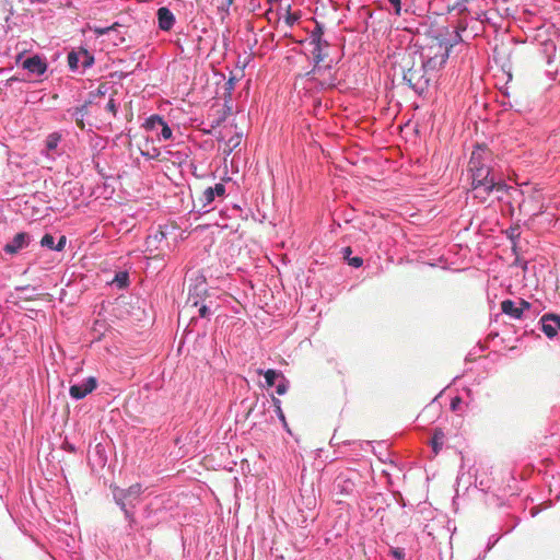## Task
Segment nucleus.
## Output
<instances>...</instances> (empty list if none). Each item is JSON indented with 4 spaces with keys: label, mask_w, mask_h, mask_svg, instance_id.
<instances>
[{
    "label": "nucleus",
    "mask_w": 560,
    "mask_h": 560,
    "mask_svg": "<svg viewBox=\"0 0 560 560\" xmlns=\"http://www.w3.org/2000/svg\"><path fill=\"white\" fill-rule=\"evenodd\" d=\"M460 40L456 27L450 30L445 25H438L425 33V43L421 47L420 59L429 69L438 73L448 59L450 50Z\"/></svg>",
    "instance_id": "obj_1"
},
{
    "label": "nucleus",
    "mask_w": 560,
    "mask_h": 560,
    "mask_svg": "<svg viewBox=\"0 0 560 560\" xmlns=\"http://www.w3.org/2000/svg\"><path fill=\"white\" fill-rule=\"evenodd\" d=\"M399 69L404 82L419 95L429 90L439 74L436 71L429 69L422 59L415 61L411 55L402 57Z\"/></svg>",
    "instance_id": "obj_2"
},
{
    "label": "nucleus",
    "mask_w": 560,
    "mask_h": 560,
    "mask_svg": "<svg viewBox=\"0 0 560 560\" xmlns=\"http://www.w3.org/2000/svg\"><path fill=\"white\" fill-rule=\"evenodd\" d=\"M471 190L474 197L486 201L492 191L504 192L508 185L503 180H497L492 174V167L470 168Z\"/></svg>",
    "instance_id": "obj_3"
},
{
    "label": "nucleus",
    "mask_w": 560,
    "mask_h": 560,
    "mask_svg": "<svg viewBox=\"0 0 560 560\" xmlns=\"http://www.w3.org/2000/svg\"><path fill=\"white\" fill-rule=\"evenodd\" d=\"M113 498L115 502L124 511V514L130 524L135 522L133 514L126 508L127 504H133L139 501L142 493V486L140 483H133L127 489L119 488L118 486H110Z\"/></svg>",
    "instance_id": "obj_4"
},
{
    "label": "nucleus",
    "mask_w": 560,
    "mask_h": 560,
    "mask_svg": "<svg viewBox=\"0 0 560 560\" xmlns=\"http://www.w3.org/2000/svg\"><path fill=\"white\" fill-rule=\"evenodd\" d=\"M205 282H200L196 284L194 289L189 287L188 289V298L183 306V312L186 314H191L195 308H197L200 317H206L209 313L208 306L202 303V299L200 293L206 291Z\"/></svg>",
    "instance_id": "obj_5"
},
{
    "label": "nucleus",
    "mask_w": 560,
    "mask_h": 560,
    "mask_svg": "<svg viewBox=\"0 0 560 560\" xmlns=\"http://www.w3.org/2000/svg\"><path fill=\"white\" fill-rule=\"evenodd\" d=\"M492 153L486 144H477L471 152L468 162V170L470 168H488L491 167Z\"/></svg>",
    "instance_id": "obj_6"
},
{
    "label": "nucleus",
    "mask_w": 560,
    "mask_h": 560,
    "mask_svg": "<svg viewBox=\"0 0 560 560\" xmlns=\"http://www.w3.org/2000/svg\"><path fill=\"white\" fill-rule=\"evenodd\" d=\"M334 491L338 502H342V500L355 491V481L352 477L340 474L334 483Z\"/></svg>",
    "instance_id": "obj_7"
},
{
    "label": "nucleus",
    "mask_w": 560,
    "mask_h": 560,
    "mask_svg": "<svg viewBox=\"0 0 560 560\" xmlns=\"http://www.w3.org/2000/svg\"><path fill=\"white\" fill-rule=\"evenodd\" d=\"M313 80L323 89H331L336 85V78L330 67L315 66L312 70Z\"/></svg>",
    "instance_id": "obj_8"
},
{
    "label": "nucleus",
    "mask_w": 560,
    "mask_h": 560,
    "mask_svg": "<svg viewBox=\"0 0 560 560\" xmlns=\"http://www.w3.org/2000/svg\"><path fill=\"white\" fill-rule=\"evenodd\" d=\"M81 62L82 68L86 69L94 62L93 56L86 49H80L79 51H71L68 55V66L71 70H77Z\"/></svg>",
    "instance_id": "obj_9"
},
{
    "label": "nucleus",
    "mask_w": 560,
    "mask_h": 560,
    "mask_svg": "<svg viewBox=\"0 0 560 560\" xmlns=\"http://www.w3.org/2000/svg\"><path fill=\"white\" fill-rule=\"evenodd\" d=\"M97 386L96 378L88 377L82 384L72 385L69 389L70 396L74 399H82L92 393Z\"/></svg>",
    "instance_id": "obj_10"
},
{
    "label": "nucleus",
    "mask_w": 560,
    "mask_h": 560,
    "mask_svg": "<svg viewBox=\"0 0 560 560\" xmlns=\"http://www.w3.org/2000/svg\"><path fill=\"white\" fill-rule=\"evenodd\" d=\"M541 329L547 337H555L560 330V315L546 314L541 317Z\"/></svg>",
    "instance_id": "obj_11"
},
{
    "label": "nucleus",
    "mask_w": 560,
    "mask_h": 560,
    "mask_svg": "<svg viewBox=\"0 0 560 560\" xmlns=\"http://www.w3.org/2000/svg\"><path fill=\"white\" fill-rule=\"evenodd\" d=\"M31 237L27 233H18L11 242L5 244L3 250L10 255L16 254L19 250L28 246Z\"/></svg>",
    "instance_id": "obj_12"
},
{
    "label": "nucleus",
    "mask_w": 560,
    "mask_h": 560,
    "mask_svg": "<svg viewBox=\"0 0 560 560\" xmlns=\"http://www.w3.org/2000/svg\"><path fill=\"white\" fill-rule=\"evenodd\" d=\"M22 67L23 69H26L28 72L37 75L44 74L47 70L46 61L37 55L25 59L22 62Z\"/></svg>",
    "instance_id": "obj_13"
},
{
    "label": "nucleus",
    "mask_w": 560,
    "mask_h": 560,
    "mask_svg": "<svg viewBox=\"0 0 560 560\" xmlns=\"http://www.w3.org/2000/svg\"><path fill=\"white\" fill-rule=\"evenodd\" d=\"M156 15H158L159 27L162 31L172 30V27L174 26V23H175V16L168 8H166V7L159 8Z\"/></svg>",
    "instance_id": "obj_14"
},
{
    "label": "nucleus",
    "mask_w": 560,
    "mask_h": 560,
    "mask_svg": "<svg viewBox=\"0 0 560 560\" xmlns=\"http://www.w3.org/2000/svg\"><path fill=\"white\" fill-rule=\"evenodd\" d=\"M501 311L515 319H520L523 316V308H518L512 300L502 301Z\"/></svg>",
    "instance_id": "obj_15"
},
{
    "label": "nucleus",
    "mask_w": 560,
    "mask_h": 560,
    "mask_svg": "<svg viewBox=\"0 0 560 560\" xmlns=\"http://www.w3.org/2000/svg\"><path fill=\"white\" fill-rule=\"evenodd\" d=\"M444 438H445V435H444L443 430L440 428H436L434 430V433H433V436L431 440L432 450L435 455L441 451V448L443 446Z\"/></svg>",
    "instance_id": "obj_16"
},
{
    "label": "nucleus",
    "mask_w": 560,
    "mask_h": 560,
    "mask_svg": "<svg viewBox=\"0 0 560 560\" xmlns=\"http://www.w3.org/2000/svg\"><path fill=\"white\" fill-rule=\"evenodd\" d=\"M213 191L211 190V187H208L205 189L197 198V202L201 206V208L207 207L214 200Z\"/></svg>",
    "instance_id": "obj_17"
},
{
    "label": "nucleus",
    "mask_w": 560,
    "mask_h": 560,
    "mask_svg": "<svg viewBox=\"0 0 560 560\" xmlns=\"http://www.w3.org/2000/svg\"><path fill=\"white\" fill-rule=\"evenodd\" d=\"M257 373L264 374L268 387L273 386L276 378L280 375L276 370H267L266 372L258 370Z\"/></svg>",
    "instance_id": "obj_18"
},
{
    "label": "nucleus",
    "mask_w": 560,
    "mask_h": 560,
    "mask_svg": "<svg viewBox=\"0 0 560 560\" xmlns=\"http://www.w3.org/2000/svg\"><path fill=\"white\" fill-rule=\"evenodd\" d=\"M161 125H163V119L158 115L149 117L144 122V127L148 130H155L158 127H161Z\"/></svg>",
    "instance_id": "obj_19"
},
{
    "label": "nucleus",
    "mask_w": 560,
    "mask_h": 560,
    "mask_svg": "<svg viewBox=\"0 0 560 560\" xmlns=\"http://www.w3.org/2000/svg\"><path fill=\"white\" fill-rule=\"evenodd\" d=\"M61 140V136L57 132H52L50 133L47 139H46V148L49 150V151H52L55 150L59 142Z\"/></svg>",
    "instance_id": "obj_20"
},
{
    "label": "nucleus",
    "mask_w": 560,
    "mask_h": 560,
    "mask_svg": "<svg viewBox=\"0 0 560 560\" xmlns=\"http://www.w3.org/2000/svg\"><path fill=\"white\" fill-rule=\"evenodd\" d=\"M120 25L118 23H114L113 25L110 26H107V27H100V26H92L90 27L96 35L101 36V35H105V34H108L110 32H114L117 30V27H119Z\"/></svg>",
    "instance_id": "obj_21"
},
{
    "label": "nucleus",
    "mask_w": 560,
    "mask_h": 560,
    "mask_svg": "<svg viewBox=\"0 0 560 560\" xmlns=\"http://www.w3.org/2000/svg\"><path fill=\"white\" fill-rule=\"evenodd\" d=\"M322 36H323V31L319 26H317L313 32H312V43L314 45H325L327 46V43L326 42H323L322 39Z\"/></svg>",
    "instance_id": "obj_22"
},
{
    "label": "nucleus",
    "mask_w": 560,
    "mask_h": 560,
    "mask_svg": "<svg viewBox=\"0 0 560 560\" xmlns=\"http://www.w3.org/2000/svg\"><path fill=\"white\" fill-rule=\"evenodd\" d=\"M114 282L117 283L119 288H124L128 284V273L119 272L116 275Z\"/></svg>",
    "instance_id": "obj_23"
},
{
    "label": "nucleus",
    "mask_w": 560,
    "mask_h": 560,
    "mask_svg": "<svg viewBox=\"0 0 560 560\" xmlns=\"http://www.w3.org/2000/svg\"><path fill=\"white\" fill-rule=\"evenodd\" d=\"M40 245L43 247H47L50 249H54L55 246V238L51 234H45L40 240Z\"/></svg>",
    "instance_id": "obj_24"
},
{
    "label": "nucleus",
    "mask_w": 560,
    "mask_h": 560,
    "mask_svg": "<svg viewBox=\"0 0 560 560\" xmlns=\"http://www.w3.org/2000/svg\"><path fill=\"white\" fill-rule=\"evenodd\" d=\"M299 19L300 15L298 13H293L290 10H288L284 16V22L288 26H293Z\"/></svg>",
    "instance_id": "obj_25"
},
{
    "label": "nucleus",
    "mask_w": 560,
    "mask_h": 560,
    "mask_svg": "<svg viewBox=\"0 0 560 560\" xmlns=\"http://www.w3.org/2000/svg\"><path fill=\"white\" fill-rule=\"evenodd\" d=\"M322 47H323V45H315V47H314L313 57H314L316 63L320 62L325 57L323 54Z\"/></svg>",
    "instance_id": "obj_26"
},
{
    "label": "nucleus",
    "mask_w": 560,
    "mask_h": 560,
    "mask_svg": "<svg viewBox=\"0 0 560 560\" xmlns=\"http://www.w3.org/2000/svg\"><path fill=\"white\" fill-rule=\"evenodd\" d=\"M161 137L165 140H168L172 138V129L168 127L166 122L163 121V125H161Z\"/></svg>",
    "instance_id": "obj_27"
},
{
    "label": "nucleus",
    "mask_w": 560,
    "mask_h": 560,
    "mask_svg": "<svg viewBox=\"0 0 560 560\" xmlns=\"http://www.w3.org/2000/svg\"><path fill=\"white\" fill-rule=\"evenodd\" d=\"M211 190L213 191L214 197H223L225 194V186L221 183L215 184L214 187H211Z\"/></svg>",
    "instance_id": "obj_28"
},
{
    "label": "nucleus",
    "mask_w": 560,
    "mask_h": 560,
    "mask_svg": "<svg viewBox=\"0 0 560 560\" xmlns=\"http://www.w3.org/2000/svg\"><path fill=\"white\" fill-rule=\"evenodd\" d=\"M520 234L521 233H520V228L518 226L510 228L509 230H506V235L512 241H514L515 238H518Z\"/></svg>",
    "instance_id": "obj_29"
},
{
    "label": "nucleus",
    "mask_w": 560,
    "mask_h": 560,
    "mask_svg": "<svg viewBox=\"0 0 560 560\" xmlns=\"http://www.w3.org/2000/svg\"><path fill=\"white\" fill-rule=\"evenodd\" d=\"M395 9V14H401V0H387Z\"/></svg>",
    "instance_id": "obj_30"
},
{
    "label": "nucleus",
    "mask_w": 560,
    "mask_h": 560,
    "mask_svg": "<svg viewBox=\"0 0 560 560\" xmlns=\"http://www.w3.org/2000/svg\"><path fill=\"white\" fill-rule=\"evenodd\" d=\"M390 553H392L393 557H395L398 560H401L405 557V552L400 548H392L390 549Z\"/></svg>",
    "instance_id": "obj_31"
},
{
    "label": "nucleus",
    "mask_w": 560,
    "mask_h": 560,
    "mask_svg": "<svg viewBox=\"0 0 560 560\" xmlns=\"http://www.w3.org/2000/svg\"><path fill=\"white\" fill-rule=\"evenodd\" d=\"M106 109L113 114V116H116L117 114V107H116V104H115V101L114 98H110L106 105Z\"/></svg>",
    "instance_id": "obj_32"
},
{
    "label": "nucleus",
    "mask_w": 560,
    "mask_h": 560,
    "mask_svg": "<svg viewBox=\"0 0 560 560\" xmlns=\"http://www.w3.org/2000/svg\"><path fill=\"white\" fill-rule=\"evenodd\" d=\"M66 243H67V238H66V236H65V235H62V236L59 238V241H58L57 245H55V246H54V249H55V250H57V252H61V250L65 248Z\"/></svg>",
    "instance_id": "obj_33"
},
{
    "label": "nucleus",
    "mask_w": 560,
    "mask_h": 560,
    "mask_svg": "<svg viewBox=\"0 0 560 560\" xmlns=\"http://www.w3.org/2000/svg\"><path fill=\"white\" fill-rule=\"evenodd\" d=\"M348 261L350 266H353L355 268L361 267L363 264V259L361 257L348 258Z\"/></svg>",
    "instance_id": "obj_34"
},
{
    "label": "nucleus",
    "mask_w": 560,
    "mask_h": 560,
    "mask_svg": "<svg viewBox=\"0 0 560 560\" xmlns=\"http://www.w3.org/2000/svg\"><path fill=\"white\" fill-rule=\"evenodd\" d=\"M77 126L83 130L85 128L83 114L74 115Z\"/></svg>",
    "instance_id": "obj_35"
},
{
    "label": "nucleus",
    "mask_w": 560,
    "mask_h": 560,
    "mask_svg": "<svg viewBox=\"0 0 560 560\" xmlns=\"http://www.w3.org/2000/svg\"><path fill=\"white\" fill-rule=\"evenodd\" d=\"M272 401H273L275 407L277 408V413H278V416H279L282 420H284V415H283L282 409H281V407H280V400H279L278 398L273 397V398H272Z\"/></svg>",
    "instance_id": "obj_36"
},
{
    "label": "nucleus",
    "mask_w": 560,
    "mask_h": 560,
    "mask_svg": "<svg viewBox=\"0 0 560 560\" xmlns=\"http://www.w3.org/2000/svg\"><path fill=\"white\" fill-rule=\"evenodd\" d=\"M287 390H288V386H287V384L284 382L278 384L277 387H276V392H277L278 395H283V394L287 393Z\"/></svg>",
    "instance_id": "obj_37"
},
{
    "label": "nucleus",
    "mask_w": 560,
    "mask_h": 560,
    "mask_svg": "<svg viewBox=\"0 0 560 560\" xmlns=\"http://www.w3.org/2000/svg\"><path fill=\"white\" fill-rule=\"evenodd\" d=\"M83 114V117L88 114V104L82 105L81 107L75 108L74 115Z\"/></svg>",
    "instance_id": "obj_38"
},
{
    "label": "nucleus",
    "mask_w": 560,
    "mask_h": 560,
    "mask_svg": "<svg viewBox=\"0 0 560 560\" xmlns=\"http://www.w3.org/2000/svg\"><path fill=\"white\" fill-rule=\"evenodd\" d=\"M225 118H226V115H225V113H223L217 120L211 122V125H210L211 128H215L217 126H219Z\"/></svg>",
    "instance_id": "obj_39"
},
{
    "label": "nucleus",
    "mask_w": 560,
    "mask_h": 560,
    "mask_svg": "<svg viewBox=\"0 0 560 560\" xmlns=\"http://www.w3.org/2000/svg\"><path fill=\"white\" fill-rule=\"evenodd\" d=\"M460 404L462 399L459 397H455L452 399L451 407L453 410H456Z\"/></svg>",
    "instance_id": "obj_40"
},
{
    "label": "nucleus",
    "mask_w": 560,
    "mask_h": 560,
    "mask_svg": "<svg viewBox=\"0 0 560 560\" xmlns=\"http://www.w3.org/2000/svg\"><path fill=\"white\" fill-rule=\"evenodd\" d=\"M234 84H235V79L230 78L229 81L226 82V90L229 91V93H231V91L234 90Z\"/></svg>",
    "instance_id": "obj_41"
},
{
    "label": "nucleus",
    "mask_w": 560,
    "mask_h": 560,
    "mask_svg": "<svg viewBox=\"0 0 560 560\" xmlns=\"http://www.w3.org/2000/svg\"><path fill=\"white\" fill-rule=\"evenodd\" d=\"M517 307L518 308H523V312H524L525 310H528L530 307V304L527 301H525V300H521L520 301V306H517Z\"/></svg>",
    "instance_id": "obj_42"
},
{
    "label": "nucleus",
    "mask_w": 560,
    "mask_h": 560,
    "mask_svg": "<svg viewBox=\"0 0 560 560\" xmlns=\"http://www.w3.org/2000/svg\"><path fill=\"white\" fill-rule=\"evenodd\" d=\"M351 254V248L350 247H346L345 248V258H349V255Z\"/></svg>",
    "instance_id": "obj_43"
},
{
    "label": "nucleus",
    "mask_w": 560,
    "mask_h": 560,
    "mask_svg": "<svg viewBox=\"0 0 560 560\" xmlns=\"http://www.w3.org/2000/svg\"><path fill=\"white\" fill-rule=\"evenodd\" d=\"M21 59H22V55L20 54V55H18V57H16V62H20V60H21Z\"/></svg>",
    "instance_id": "obj_44"
},
{
    "label": "nucleus",
    "mask_w": 560,
    "mask_h": 560,
    "mask_svg": "<svg viewBox=\"0 0 560 560\" xmlns=\"http://www.w3.org/2000/svg\"><path fill=\"white\" fill-rule=\"evenodd\" d=\"M15 80H16L15 78H10V79L8 80V82L10 83L11 81H15Z\"/></svg>",
    "instance_id": "obj_45"
}]
</instances>
